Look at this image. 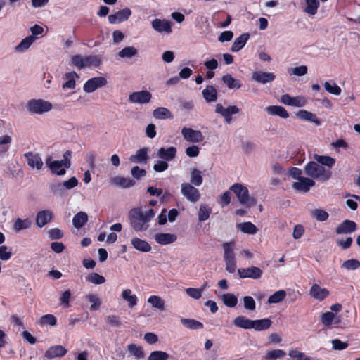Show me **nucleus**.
I'll use <instances>...</instances> for the list:
<instances>
[{
    "instance_id": "1",
    "label": "nucleus",
    "mask_w": 360,
    "mask_h": 360,
    "mask_svg": "<svg viewBox=\"0 0 360 360\" xmlns=\"http://www.w3.org/2000/svg\"><path fill=\"white\" fill-rule=\"evenodd\" d=\"M154 216L155 212L152 208L143 212L141 208L136 207L129 211V220L131 227L136 231H144L148 229V223Z\"/></svg>"
},
{
    "instance_id": "2",
    "label": "nucleus",
    "mask_w": 360,
    "mask_h": 360,
    "mask_svg": "<svg viewBox=\"0 0 360 360\" xmlns=\"http://www.w3.org/2000/svg\"><path fill=\"white\" fill-rule=\"evenodd\" d=\"M304 171L313 180L318 179L322 182L327 181L332 176L331 171L320 165L316 161H309L304 166Z\"/></svg>"
},
{
    "instance_id": "3",
    "label": "nucleus",
    "mask_w": 360,
    "mask_h": 360,
    "mask_svg": "<svg viewBox=\"0 0 360 360\" xmlns=\"http://www.w3.org/2000/svg\"><path fill=\"white\" fill-rule=\"evenodd\" d=\"M71 156L72 152L70 150H67L64 153L63 160L60 161L52 160V157L49 156L46 159V165L50 169V171L52 174L62 176L65 174V169H68L70 167Z\"/></svg>"
},
{
    "instance_id": "4",
    "label": "nucleus",
    "mask_w": 360,
    "mask_h": 360,
    "mask_svg": "<svg viewBox=\"0 0 360 360\" xmlns=\"http://www.w3.org/2000/svg\"><path fill=\"white\" fill-rule=\"evenodd\" d=\"M221 247L224 250V260L226 266V271L229 273H234L237 266V259L235 254L236 242L231 240L224 242Z\"/></svg>"
},
{
    "instance_id": "5",
    "label": "nucleus",
    "mask_w": 360,
    "mask_h": 360,
    "mask_svg": "<svg viewBox=\"0 0 360 360\" xmlns=\"http://www.w3.org/2000/svg\"><path fill=\"white\" fill-rule=\"evenodd\" d=\"M238 198V201L248 206H252L256 204L255 198L250 197L248 188L239 183L233 184L229 188Z\"/></svg>"
},
{
    "instance_id": "6",
    "label": "nucleus",
    "mask_w": 360,
    "mask_h": 360,
    "mask_svg": "<svg viewBox=\"0 0 360 360\" xmlns=\"http://www.w3.org/2000/svg\"><path fill=\"white\" fill-rule=\"evenodd\" d=\"M27 108L32 114H43L52 108V104L43 99H31L27 103Z\"/></svg>"
},
{
    "instance_id": "7",
    "label": "nucleus",
    "mask_w": 360,
    "mask_h": 360,
    "mask_svg": "<svg viewBox=\"0 0 360 360\" xmlns=\"http://www.w3.org/2000/svg\"><path fill=\"white\" fill-rule=\"evenodd\" d=\"M181 194L190 202H196L200 198V193L191 184L183 183L181 186Z\"/></svg>"
},
{
    "instance_id": "8",
    "label": "nucleus",
    "mask_w": 360,
    "mask_h": 360,
    "mask_svg": "<svg viewBox=\"0 0 360 360\" xmlns=\"http://www.w3.org/2000/svg\"><path fill=\"white\" fill-rule=\"evenodd\" d=\"M240 109L236 105H230L227 108H224L220 103H217L215 108V112L220 114L224 119L227 124H230L232 121V115L238 113Z\"/></svg>"
},
{
    "instance_id": "9",
    "label": "nucleus",
    "mask_w": 360,
    "mask_h": 360,
    "mask_svg": "<svg viewBox=\"0 0 360 360\" xmlns=\"http://www.w3.org/2000/svg\"><path fill=\"white\" fill-rule=\"evenodd\" d=\"M107 84V80L103 77H96L88 79L84 84V91L86 93H91L98 88L103 87Z\"/></svg>"
},
{
    "instance_id": "10",
    "label": "nucleus",
    "mask_w": 360,
    "mask_h": 360,
    "mask_svg": "<svg viewBox=\"0 0 360 360\" xmlns=\"http://www.w3.org/2000/svg\"><path fill=\"white\" fill-rule=\"evenodd\" d=\"M238 274L241 278L259 279L262 277L263 271L259 267L251 266L238 269Z\"/></svg>"
},
{
    "instance_id": "11",
    "label": "nucleus",
    "mask_w": 360,
    "mask_h": 360,
    "mask_svg": "<svg viewBox=\"0 0 360 360\" xmlns=\"http://www.w3.org/2000/svg\"><path fill=\"white\" fill-rule=\"evenodd\" d=\"M184 139L191 143H200L204 140V136L199 130H194L191 128L184 127L181 129Z\"/></svg>"
},
{
    "instance_id": "12",
    "label": "nucleus",
    "mask_w": 360,
    "mask_h": 360,
    "mask_svg": "<svg viewBox=\"0 0 360 360\" xmlns=\"http://www.w3.org/2000/svg\"><path fill=\"white\" fill-rule=\"evenodd\" d=\"M152 94L148 91H135L129 94V100L131 103L145 104L150 102Z\"/></svg>"
},
{
    "instance_id": "13",
    "label": "nucleus",
    "mask_w": 360,
    "mask_h": 360,
    "mask_svg": "<svg viewBox=\"0 0 360 360\" xmlns=\"http://www.w3.org/2000/svg\"><path fill=\"white\" fill-rule=\"evenodd\" d=\"M131 14V10L129 8H125L114 14L109 15L108 21L111 24L120 23L128 20Z\"/></svg>"
},
{
    "instance_id": "14",
    "label": "nucleus",
    "mask_w": 360,
    "mask_h": 360,
    "mask_svg": "<svg viewBox=\"0 0 360 360\" xmlns=\"http://www.w3.org/2000/svg\"><path fill=\"white\" fill-rule=\"evenodd\" d=\"M298 181H299L292 184V188L304 193L308 192L311 187L314 186L316 184L314 180L307 177H302Z\"/></svg>"
},
{
    "instance_id": "15",
    "label": "nucleus",
    "mask_w": 360,
    "mask_h": 360,
    "mask_svg": "<svg viewBox=\"0 0 360 360\" xmlns=\"http://www.w3.org/2000/svg\"><path fill=\"white\" fill-rule=\"evenodd\" d=\"M357 226L356 222L349 219L344 220L335 229L337 234L351 233L356 230Z\"/></svg>"
},
{
    "instance_id": "16",
    "label": "nucleus",
    "mask_w": 360,
    "mask_h": 360,
    "mask_svg": "<svg viewBox=\"0 0 360 360\" xmlns=\"http://www.w3.org/2000/svg\"><path fill=\"white\" fill-rule=\"evenodd\" d=\"M151 25L153 28L158 32H165L169 34L172 32L171 22L169 20L155 18L151 22Z\"/></svg>"
},
{
    "instance_id": "17",
    "label": "nucleus",
    "mask_w": 360,
    "mask_h": 360,
    "mask_svg": "<svg viewBox=\"0 0 360 360\" xmlns=\"http://www.w3.org/2000/svg\"><path fill=\"white\" fill-rule=\"evenodd\" d=\"M177 150L174 146L168 148L162 147L157 151L158 158L166 162L172 160L176 155Z\"/></svg>"
},
{
    "instance_id": "18",
    "label": "nucleus",
    "mask_w": 360,
    "mask_h": 360,
    "mask_svg": "<svg viewBox=\"0 0 360 360\" xmlns=\"http://www.w3.org/2000/svg\"><path fill=\"white\" fill-rule=\"evenodd\" d=\"M53 212L49 210L38 212L36 217L37 226L39 228H42L53 219Z\"/></svg>"
},
{
    "instance_id": "19",
    "label": "nucleus",
    "mask_w": 360,
    "mask_h": 360,
    "mask_svg": "<svg viewBox=\"0 0 360 360\" xmlns=\"http://www.w3.org/2000/svg\"><path fill=\"white\" fill-rule=\"evenodd\" d=\"M275 75L272 72L256 71L252 73V78L261 84L271 82L275 79Z\"/></svg>"
},
{
    "instance_id": "20",
    "label": "nucleus",
    "mask_w": 360,
    "mask_h": 360,
    "mask_svg": "<svg viewBox=\"0 0 360 360\" xmlns=\"http://www.w3.org/2000/svg\"><path fill=\"white\" fill-rule=\"evenodd\" d=\"M149 160L148 155V148H142L136 150L135 155H132L129 158V160L131 162L146 164Z\"/></svg>"
},
{
    "instance_id": "21",
    "label": "nucleus",
    "mask_w": 360,
    "mask_h": 360,
    "mask_svg": "<svg viewBox=\"0 0 360 360\" xmlns=\"http://www.w3.org/2000/svg\"><path fill=\"white\" fill-rule=\"evenodd\" d=\"M27 160V164L32 168H36L37 170L41 169L43 167V162L39 154H34L32 152H28L25 154Z\"/></svg>"
},
{
    "instance_id": "22",
    "label": "nucleus",
    "mask_w": 360,
    "mask_h": 360,
    "mask_svg": "<svg viewBox=\"0 0 360 360\" xmlns=\"http://www.w3.org/2000/svg\"><path fill=\"white\" fill-rule=\"evenodd\" d=\"M310 295L314 298L322 301L329 295L326 288H321L318 284H313L309 291Z\"/></svg>"
},
{
    "instance_id": "23",
    "label": "nucleus",
    "mask_w": 360,
    "mask_h": 360,
    "mask_svg": "<svg viewBox=\"0 0 360 360\" xmlns=\"http://www.w3.org/2000/svg\"><path fill=\"white\" fill-rule=\"evenodd\" d=\"M67 349L62 345H55L49 347L45 352V356L49 359L62 357L67 353Z\"/></svg>"
},
{
    "instance_id": "24",
    "label": "nucleus",
    "mask_w": 360,
    "mask_h": 360,
    "mask_svg": "<svg viewBox=\"0 0 360 360\" xmlns=\"http://www.w3.org/2000/svg\"><path fill=\"white\" fill-rule=\"evenodd\" d=\"M295 115L301 120L311 122L314 123L316 125H319L321 124L320 120L315 114L306 110H300L296 112Z\"/></svg>"
},
{
    "instance_id": "25",
    "label": "nucleus",
    "mask_w": 360,
    "mask_h": 360,
    "mask_svg": "<svg viewBox=\"0 0 360 360\" xmlns=\"http://www.w3.org/2000/svg\"><path fill=\"white\" fill-rule=\"evenodd\" d=\"M250 38V34L249 33H243L241 35H240L238 37H237L231 48V50L233 52H238L240 49H242L245 44L247 43L248 40Z\"/></svg>"
},
{
    "instance_id": "26",
    "label": "nucleus",
    "mask_w": 360,
    "mask_h": 360,
    "mask_svg": "<svg viewBox=\"0 0 360 360\" xmlns=\"http://www.w3.org/2000/svg\"><path fill=\"white\" fill-rule=\"evenodd\" d=\"M131 243L135 249L141 252H148L151 250L150 245L146 240L139 238H133L131 240Z\"/></svg>"
},
{
    "instance_id": "27",
    "label": "nucleus",
    "mask_w": 360,
    "mask_h": 360,
    "mask_svg": "<svg viewBox=\"0 0 360 360\" xmlns=\"http://www.w3.org/2000/svg\"><path fill=\"white\" fill-rule=\"evenodd\" d=\"M155 241L161 245H168L176 240L177 237L172 233H157L155 236Z\"/></svg>"
},
{
    "instance_id": "28",
    "label": "nucleus",
    "mask_w": 360,
    "mask_h": 360,
    "mask_svg": "<svg viewBox=\"0 0 360 360\" xmlns=\"http://www.w3.org/2000/svg\"><path fill=\"white\" fill-rule=\"evenodd\" d=\"M266 111L269 115H277L281 118L286 119L289 117L288 112L283 106L271 105L266 108Z\"/></svg>"
},
{
    "instance_id": "29",
    "label": "nucleus",
    "mask_w": 360,
    "mask_h": 360,
    "mask_svg": "<svg viewBox=\"0 0 360 360\" xmlns=\"http://www.w3.org/2000/svg\"><path fill=\"white\" fill-rule=\"evenodd\" d=\"M222 82L229 89L241 88L242 83L239 79H236L232 77L230 74L224 75L221 78Z\"/></svg>"
},
{
    "instance_id": "30",
    "label": "nucleus",
    "mask_w": 360,
    "mask_h": 360,
    "mask_svg": "<svg viewBox=\"0 0 360 360\" xmlns=\"http://www.w3.org/2000/svg\"><path fill=\"white\" fill-rule=\"evenodd\" d=\"M202 94L205 100L208 102H214L217 99V91L212 85H208L202 90Z\"/></svg>"
},
{
    "instance_id": "31",
    "label": "nucleus",
    "mask_w": 360,
    "mask_h": 360,
    "mask_svg": "<svg viewBox=\"0 0 360 360\" xmlns=\"http://www.w3.org/2000/svg\"><path fill=\"white\" fill-rule=\"evenodd\" d=\"M111 182L122 188H130L135 184L133 179L123 176H115L112 179Z\"/></svg>"
},
{
    "instance_id": "32",
    "label": "nucleus",
    "mask_w": 360,
    "mask_h": 360,
    "mask_svg": "<svg viewBox=\"0 0 360 360\" xmlns=\"http://www.w3.org/2000/svg\"><path fill=\"white\" fill-rule=\"evenodd\" d=\"M271 320L268 318L252 320V328L257 331L267 330L271 327Z\"/></svg>"
},
{
    "instance_id": "33",
    "label": "nucleus",
    "mask_w": 360,
    "mask_h": 360,
    "mask_svg": "<svg viewBox=\"0 0 360 360\" xmlns=\"http://www.w3.org/2000/svg\"><path fill=\"white\" fill-rule=\"evenodd\" d=\"M127 351L130 355L136 359H141L145 357V353L142 347L131 343L127 345Z\"/></svg>"
},
{
    "instance_id": "34",
    "label": "nucleus",
    "mask_w": 360,
    "mask_h": 360,
    "mask_svg": "<svg viewBox=\"0 0 360 360\" xmlns=\"http://www.w3.org/2000/svg\"><path fill=\"white\" fill-rule=\"evenodd\" d=\"M314 160L323 167L326 166L328 168H332L336 162V160L330 156L328 155H314Z\"/></svg>"
},
{
    "instance_id": "35",
    "label": "nucleus",
    "mask_w": 360,
    "mask_h": 360,
    "mask_svg": "<svg viewBox=\"0 0 360 360\" xmlns=\"http://www.w3.org/2000/svg\"><path fill=\"white\" fill-rule=\"evenodd\" d=\"M87 221H88L87 214L84 212L81 211V212H79L78 213H77L73 217L72 224L75 228L80 229L83 226H84V224L87 222Z\"/></svg>"
},
{
    "instance_id": "36",
    "label": "nucleus",
    "mask_w": 360,
    "mask_h": 360,
    "mask_svg": "<svg viewBox=\"0 0 360 360\" xmlns=\"http://www.w3.org/2000/svg\"><path fill=\"white\" fill-rule=\"evenodd\" d=\"M122 297L128 302V307L133 308L137 304L138 298L136 295H133L130 289H125L122 292Z\"/></svg>"
},
{
    "instance_id": "37",
    "label": "nucleus",
    "mask_w": 360,
    "mask_h": 360,
    "mask_svg": "<svg viewBox=\"0 0 360 360\" xmlns=\"http://www.w3.org/2000/svg\"><path fill=\"white\" fill-rule=\"evenodd\" d=\"M233 324L243 329L252 328V320L248 319L243 316H238L233 320Z\"/></svg>"
},
{
    "instance_id": "38",
    "label": "nucleus",
    "mask_w": 360,
    "mask_h": 360,
    "mask_svg": "<svg viewBox=\"0 0 360 360\" xmlns=\"http://www.w3.org/2000/svg\"><path fill=\"white\" fill-rule=\"evenodd\" d=\"M78 78L79 75L75 72H67L65 75V78L67 81L63 84V89H73L75 88V78Z\"/></svg>"
},
{
    "instance_id": "39",
    "label": "nucleus",
    "mask_w": 360,
    "mask_h": 360,
    "mask_svg": "<svg viewBox=\"0 0 360 360\" xmlns=\"http://www.w3.org/2000/svg\"><path fill=\"white\" fill-rule=\"evenodd\" d=\"M181 323L189 329H202L204 327L202 323L193 319H181Z\"/></svg>"
},
{
    "instance_id": "40",
    "label": "nucleus",
    "mask_w": 360,
    "mask_h": 360,
    "mask_svg": "<svg viewBox=\"0 0 360 360\" xmlns=\"http://www.w3.org/2000/svg\"><path fill=\"white\" fill-rule=\"evenodd\" d=\"M37 39L34 36H28L24 38L20 43L15 47V50L19 52H22L27 50Z\"/></svg>"
},
{
    "instance_id": "41",
    "label": "nucleus",
    "mask_w": 360,
    "mask_h": 360,
    "mask_svg": "<svg viewBox=\"0 0 360 360\" xmlns=\"http://www.w3.org/2000/svg\"><path fill=\"white\" fill-rule=\"evenodd\" d=\"M153 116L157 119L172 118V112L166 108L159 107L153 110Z\"/></svg>"
},
{
    "instance_id": "42",
    "label": "nucleus",
    "mask_w": 360,
    "mask_h": 360,
    "mask_svg": "<svg viewBox=\"0 0 360 360\" xmlns=\"http://www.w3.org/2000/svg\"><path fill=\"white\" fill-rule=\"evenodd\" d=\"M223 303L228 307H235L238 303L237 297L233 293H226L221 296Z\"/></svg>"
},
{
    "instance_id": "43",
    "label": "nucleus",
    "mask_w": 360,
    "mask_h": 360,
    "mask_svg": "<svg viewBox=\"0 0 360 360\" xmlns=\"http://www.w3.org/2000/svg\"><path fill=\"white\" fill-rule=\"evenodd\" d=\"M305 1L307 6L304 10V12L310 15H315L320 6L319 1L318 0H305Z\"/></svg>"
},
{
    "instance_id": "44",
    "label": "nucleus",
    "mask_w": 360,
    "mask_h": 360,
    "mask_svg": "<svg viewBox=\"0 0 360 360\" xmlns=\"http://www.w3.org/2000/svg\"><path fill=\"white\" fill-rule=\"evenodd\" d=\"M85 299L88 300L91 304L89 307L90 311L98 310L101 305V300L94 294H89L85 296Z\"/></svg>"
},
{
    "instance_id": "45",
    "label": "nucleus",
    "mask_w": 360,
    "mask_h": 360,
    "mask_svg": "<svg viewBox=\"0 0 360 360\" xmlns=\"http://www.w3.org/2000/svg\"><path fill=\"white\" fill-rule=\"evenodd\" d=\"M86 281L95 285H101L105 282V278L98 273L92 272L86 276Z\"/></svg>"
},
{
    "instance_id": "46",
    "label": "nucleus",
    "mask_w": 360,
    "mask_h": 360,
    "mask_svg": "<svg viewBox=\"0 0 360 360\" xmlns=\"http://www.w3.org/2000/svg\"><path fill=\"white\" fill-rule=\"evenodd\" d=\"M237 226L243 233L248 234H255L257 231V227L250 221L239 224Z\"/></svg>"
},
{
    "instance_id": "47",
    "label": "nucleus",
    "mask_w": 360,
    "mask_h": 360,
    "mask_svg": "<svg viewBox=\"0 0 360 360\" xmlns=\"http://www.w3.org/2000/svg\"><path fill=\"white\" fill-rule=\"evenodd\" d=\"M38 323L41 326L46 325L54 326L57 324V319L53 314H46L40 318Z\"/></svg>"
},
{
    "instance_id": "48",
    "label": "nucleus",
    "mask_w": 360,
    "mask_h": 360,
    "mask_svg": "<svg viewBox=\"0 0 360 360\" xmlns=\"http://www.w3.org/2000/svg\"><path fill=\"white\" fill-rule=\"evenodd\" d=\"M31 224H32V221L28 218L25 219H21L20 218H18L14 223L13 229L16 231H20L21 230L30 228Z\"/></svg>"
},
{
    "instance_id": "49",
    "label": "nucleus",
    "mask_w": 360,
    "mask_h": 360,
    "mask_svg": "<svg viewBox=\"0 0 360 360\" xmlns=\"http://www.w3.org/2000/svg\"><path fill=\"white\" fill-rule=\"evenodd\" d=\"M212 212V209L205 204H202L199 208L198 219L200 221H204L209 219Z\"/></svg>"
},
{
    "instance_id": "50",
    "label": "nucleus",
    "mask_w": 360,
    "mask_h": 360,
    "mask_svg": "<svg viewBox=\"0 0 360 360\" xmlns=\"http://www.w3.org/2000/svg\"><path fill=\"white\" fill-rule=\"evenodd\" d=\"M286 296V292L284 290H280L275 292L268 298V303L276 304L283 301Z\"/></svg>"
},
{
    "instance_id": "51",
    "label": "nucleus",
    "mask_w": 360,
    "mask_h": 360,
    "mask_svg": "<svg viewBox=\"0 0 360 360\" xmlns=\"http://www.w3.org/2000/svg\"><path fill=\"white\" fill-rule=\"evenodd\" d=\"M191 183L196 186H199L202 184L203 179L202 172L198 169H193L191 172Z\"/></svg>"
},
{
    "instance_id": "52",
    "label": "nucleus",
    "mask_w": 360,
    "mask_h": 360,
    "mask_svg": "<svg viewBox=\"0 0 360 360\" xmlns=\"http://www.w3.org/2000/svg\"><path fill=\"white\" fill-rule=\"evenodd\" d=\"M138 53V50L134 46H126L119 51L118 56L120 58H131Z\"/></svg>"
},
{
    "instance_id": "53",
    "label": "nucleus",
    "mask_w": 360,
    "mask_h": 360,
    "mask_svg": "<svg viewBox=\"0 0 360 360\" xmlns=\"http://www.w3.org/2000/svg\"><path fill=\"white\" fill-rule=\"evenodd\" d=\"M285 352L282 349H273L266 354L265 360H276L285 357Z\"/></svg>"
},
{
    "instance_id": "54",
    "label": "nucleus",
    "mask_w": 360,
    "mask_h": 360,
    "mask_svg": "<svg viewBox=\"0 0 360 360\" xmlns=\"http://www.w3.org/2000/svg\"><path fill=\"white\" fill-rule=\"evenodd\" d=\"M148 302L155 308L160 310H164L165 309V302L159 296L151 295L148 299Z\"/></svg>"
},
{
    "instance_id": "55",
    "label": "nucleus",
    "mask_w": 360,
    "mask_h": 360,
    "mask_svg": "<svg viewBox=\"0 0 360 360\" xmlns=\"http://www.w3.org/2000/svg\"><path fill=\"white\" fill-rule=\"evenodd\" d=\"M341 267L347 270H356L360 267V262L356 259H350L345 261Z\"/></svg>"
},
{
    "instance_id": "56",
    "label": "nucleus",
    "mask_w": 360,
    "mask_h": 360,
    "mask_svg": "<svg viewBox=\"0 0 360 360\" xmlns=\"http://www.w3.org/2000/svg\"><path fill=\"white\" fill-rule=\"evenodd\" d=\"M325 89L330 94L334 95H340L341 94V88L335 83L331 84L329 82H326L323 84Z\"/></svg>"
},
{
    "instance_id": "57",
    "label": "nucleus",
    "mask_w": 360,
    "mask_h": 360,
    "mask_svg": "<svg viewBox=\"0 0 360 360\" xmlns=\"http://www.w3.org/2000/svg\"><path fill=\"white\" fill-rule=\"evenodd\" d=\"M169 354L162 351H153L149 355L148 360H167Z\"/></svg>"
},
{
    "instance_id": "58",
    "label": "nucleus",
    "mask_w": 360,
    "mask_h": 360,
    "mask_svg": "<svg viewBox=\"0 0 360 360\" xmlns=\"http://www.w3.org/2000/svg\"><path fill=\"white\" fill-rule=\"evenodd\" d=\"M312 216L319 221H325L329 217L328 213L321 209H315L312 212Z\"/></svg>"
},
{
    "instance_id": "59",
    "label": "nucleus",
    "mask_w": 360,
    "mask_h": 360,
    "mask_svg": "<svg viewBox=\"0 0 360 360\" xmlns=\"http://www.w3.org/2000/svg\"><path fill=\"white\" fill-rule=\"evenodd\" d=\"M335 317L333 312L327 311L321 315V321L325 326H329L333 323Z\"/></svg>"
},
{
    "instance_id": "60",
    "label": "nucleus",
    "mask_w": 360,
    "mask_h": 360,
    "mask_svg": "<svg viewBox=\"0 0 360 360\" xmlns=\"http://www.w3.org/2000/svg\"><path fill=\"white\" fill-rule=\"evenodd\" d=\"M205 286V285L201 288H188L186 289V292L190 297L198 300L201 297Z\"/></svg>"
},
{
    "instance_id": "61",
    "label": "nucleus",
    "mask_w": 360,
    "mask_h": 360,
    "mask_svg": "<svg viewBox=\"0 0 360 360\" xmlns=\"http://www.w3.org/2000/svg\"><path fill=\"white\" fill-rule=\"evenodd\" d=\"M131 174L136 179H140L146 176V171L144 169L140 168L139 166H134L131 168Z\"/></svg>"
},
{
    "instance_id": "62",
    "label": "nucleus",
    "mask_w": 360,
    "mask_h": 360,
    "mask_svg": "<svg viewBox=\"0 0 360 360\" xmlns=\"http://www.w3.org/2000/svg\"><path fill=\"white\" fill-rule=\"evenodd\" d=\"M244 307L250 311H254L256 308V304L251 296H245L243 297Z\"/></svg>"
},
{
    "instance_id": "63",
    "label": "nucleus",
    "mask_w": 360,
    "mask_h": 360,
    "mask_svg": "<svg viewBox=\"0 0 360 360\" xmlns=\"http://www.w3.org/2000/svg\"><path fill=\"white\" fill-rule=\"evenodd\" d=\"M289 356L295 360H310V358L307 356L304 353L300 352L296 349H292L289 352Z\"/></svg>"
},
{
    "instance_id": "64",
    "label": "nucleus",
    "mask_w": 360,
    "mask_h": 360,
    "mask_svg": "<svg viewBox=\"0 0 360 360\" xmlns=\"http://www.w3.org/2000/svg\"><path fill=\"white\" fill-rule=\"evenodd\" d=\"M84 58L81 55H75L71 58V63L72 65L79 68V69L84 68Z\"/></svg>"
}]
</instances>
